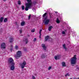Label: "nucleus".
<instances>
[{"label": "nucleus", "mask_w": 79, "mask_h": 79, "mask_svg": "<svg viewBox=\"0 0 79 79\" xmlns=\"http://www.w3.org/2000/svg\"><path fill=\"white\" fill-rule=\"evenodd\" d=\"M25 42H26V44H27V42H28V40L27 39H26L25 40Z\"/></svg>", "instance_id": "obj_30"}, {"label": "nucleus", "mask_w": 79, "mask_h": 79, "mask_svg": "<svg viewBox=\"0 0 79 79\" xmlns=\"http://www.w3.org/2000/svg\"><path fill=\"white\" fill-rule=\"evenodd\" d=\"M8 63H11V64H12V63L15 62L12 58H9L8 59Z\"/></svg>", "instance_id": "obj_6"}, {"label": "nucleus", "mask_w": 79, "mask_h": 79, "mask_svg": "<svg viewBox=\"0 0 79 79\" xmlns=\"http://www.w3.org/2000/svg\"><path fill=\"white\" fill-rule=\"evenodd\" d=\"M45 57H46V56L44 55H42L41 56V58H42L43 59H44Z\"/></svg>", "instance_id": "obj_15"}, {"label": "nucleus", "mask_w": 79, "mask_h": 79, "mask_svg": "<svg viewBox=\"0 0 79 79\" xmlns=\"http://www.w3.org/2000/svg\"><path fill=\"white\" fill-rule=\"evenodd\" d=\"M32 79H35V77L34 76H32Z\"/></svg>", "instance_id": "obj_29"}, {"label": "nucleus", "mask_w": 79, "mask_h": 79, "mask_svg": "<svg viewBox=\"0 0 79 79\" xmlns=\"http://www.w3.org/2000/svg\"><path fill=\"white\" fill-rule=\"evenodd\" d=\"M36 38H35L33 40V41H34V42H35V41H36Z\"/></svg>", "instance_id": "obj_34"}, {"label": "nucleus", "mask_w": 79, "mask_h": 79, "mask_svg": "<svg viewBox=\"0 0 79 79\" xmlns=\"http://www.w3.org/2000/svg\"><path fill=\"white\" fill-rule=\"evenodd\" d=\"M63 47L65 49H66V48L65 44H63Z\"/></svg>", "instance_id": "obj_21"}, {"label": "nucleus", "mask_w": 79, "mask_h": 79, "mask_svg": "<svg viewBox=\"0 0 79 79\" xmlns=\"http://www.w3.org/2000/svg\"><path fill=\"white\" fill-rule=\"evenodd\" d=\"M52 40V38H50L48 36H47L45 37V41H47V40Z\"/></svg>", "instance_id": "obj_9"}, {"label": "nucleus", "mask_w": 79, "mask_h": 79, "mask_svg": "<svg viewBox=\"0 0 79 79\" xmlns=\"http://www.w3.org/2000/svg\"><path fill=\"white\" fill-rule=\"evenodd\" d=\"M52 28H53V27H52V26H51L49 27L48 30L49 31H51V29H52Z\"/></svg>", "instance_id": "obj_17"}, {"label": "nucleus", "mask_w": 79, "mask_h": 79, "mask_svg": "<svg viewBox=\"0 0 79 79\" xmlns=\"http://www.w3.org/2000/svg\"><path fill=\"white\" fill-rule=\"evenodd\" d=\"M56 13H57V12H56Z\"/></svg>", "instance_id": "obj_38"}, {"label": "nucleus", "mask_w": 79, "mask_h": 79, "mask_svg": "<svg viewBox=\"0 0 79 79\" xmlns=\"http://www.w3.org/2000/svg\"><path fill=\"white\" fill-rule=\"evenodd\" d=\"M9 42H13V37L10 38Z\"/></svg>", "instance_id": "obj_13"}, {"label": "nucleus", "mask_w": 79, "mask_h": 79, "mask_svg": "<svg viewBox=\"0 0 79 79\" xmlns=\"http://www.w3.org/2000/svg\"><path fill=\"white\" fill-rule=\"evenodd\" d=\"M22 32H23V30L21 29L20 30L19 32L20 34H21V33H22Z\"/></svg>", "instance_id": "obj_27"}, {"label": "nucleus", "mask_w": 79, "mask_h": 79, "mask_svg": "<svg viewBox=\"0 0 79 79\" xmlns=\"http://www.w3.org/2000/svg\"><path fill=\"white\" fill-rule=\"evenodd\" d=\"M19 47H18V45H16L15 46V48L16 49V50H18V49L19 48Z\"/></svg>", "instance_id": "obj_20"}, {"label": "nucleus", "mask_w": 79, "mask_h": 79, "mask_svg": "<svg viewBox=\"0 0 79 79\" xmlns=\"http://www.w3.org/2000/svg\"><path fill=\"white\" fill-rule=\"evenodd\" d=\"M62 34H65V31H63L62 32Z\"/></svg>", "instance_id": "obj_31"}, {"label": "nucleus", "mask_w": 79, "mask_h": 79, "mask_svg": "<svg viewBox=\"0 0 79 79\" xmlns=\"http://www.w3.org/2000/svg\"><path fill=\"white\" fill-rule=\"evenodd\" d=\"M18 5H21V1H18Z\"/></svg>", "instance_id": "obj_26"}, {"label": "nucleus", "mask_w": 79, "mask_h": 79, "mask_svg": "<svg viewBox=\"0 0 79 79\" xmlns=\"http://www.w3.org/2000/svg\"><path fill=\"white\" fill-rule=\"evenodd\" d=\"M3 17H1L0 19V23H2L3 21Z\"/></svg>", "instance_id": "obj_18"}, {"label": "nucleus", "mask_w": 79, "mask_h": 79, "mask_svg": "<svg viewBox=\"0 0 79 79\" xmlns=\"http://www.w3.org/2000/svg\"><path fill=\"white\" fill-rule=\"evenodd\" d=\"M41 47L43 48V49L44 50H46L47 49V47L45 46V44H42L41 45Z\"/></svg>", "instance_id": "obj_11"}, {"label": "nucleus", "mask_w": 79, "mask_h": 79, "mask_svg": "<svg viewBox=\"0 0 79 79\" xmlns=\"http://www.w3.org/2000/svg\"><path fill=\"white\" fill-rule=\"evenodd\" d=\"M22 10H24V6H22Z\"/></svg>", "instance_id": "obj_28"}, {"label": "nucleus", "mask_w": 79, "mask_h": 79, "mask_svg": "<svg viewBox=\"0 0 79 79\" xmlns=\"http://www.w3.org/2000/svg\"><path fill=\"white\" fill-rule=\"evenodd\" d=\"M7 20L8 19H6V18H5L4 20V23H6V22L7 21Z\"/></svg>", "instance_id": "obj_19"}, {"label": "nucleus", "mask_w": 79, "mask_h": 79, "mask_svg": "<svg viewBox=\"0 0 79 79\" xmlns=\"http://www.w3.org/2000/svg\"><path fill=\"white\" fill-rule=\"evenodd\" d=\"M6 0H4V2H5V1H6Z\"/></svg>", "instance_id": "obj_36"}, {"label": "nucleus", "mask_w": 79, "mask_h": 79, "mask_svg": "<svg viewBox=\"0 0 79 79\" xmlns=\"http://www.w3.org/2000/svg\"><path fill=\"white\" fill-rule=\"evenodd\" d=\"M62 66L65 67V66H66V64H65V62H63L62 63Z\"/></svg>", "instance_id": "obj_14"}, {"label": "nucleus", "mask_w": 79, "mask_h": 79, "mask_svg": "<svg viewBox=\"0 0 79 79\" xmlns=\"http://www.w3.org/2000/svg\"><path fill=\"white\" fill-rule=\"evenodd\" d=\"M26 64V61H23L22 63L20 64V68H21L22 69H24Z\"/></svg>", "instance_id": "obj_5"}, {"label": "nucleus", "mask_w": 79, "mask_h": 79, "mask_svg": "<svg viewBox=\"0 0 79 79\" xmlns=\"http://www.w3.org/2000/svg\"><path fill=\"white\" fill-rule=\"evenodd\" d=\"M60 58H61V56H60V55H57L54 56V58L56 60L60 59Z\"/></svg>", "instance_id": "obj_10"}, {"label": "nucleus", "mask_w": 79, "mask_h": 79, "mask_svg": "<svg viewBox=\"0 0 79 79\" xmlns=\"http://www.w3.org/2000/svg\"><path fill=\"white\" fill-rule=\"evenodd\" d=\"M47 15V13H45L44 14L43 17L44 18H45V24H48V23H49V21H50V20L48 19H47V17L46 16V15Z\"/></svg>", "instance_id": "obj_3"}, {"label": "nucleus", "mask_w": 79, "mask_h": 79, "mask_svg": "<svg viewBox=\"0 0 79 79\" xmlns=\"http://www.w3.org/2000/svg\"><path fill=\"white\" fill-rule=\"evenodd\" d=\"M10 51H11V52H13V51H14V48H13V46H12V45H10Z\"/></svg>", "instance_id": "obj_12"}, {"label": "nucleus", "mask_w": 79, "mask_h": 79, "mask_svg": "<svg viewBox=\"0 0 79 79\" xmlns=\"http://www.w3.org/2000/svg\"><path fill=\"white\" fill-rule=\"evenodd\" d=\"M42 32V30H40V35H41V32Z\"/></svg>", "instance_id": "obj_32"}, {"label": "nucleus", "mask_w": 79, "mask_h": 79, "mask_svg": "<svg viewBox=\"0 0 79 79\" xmlns=\"http://www.w3.org/2000/svg\"><path fill=\"white\" fill-rule=\"evenodd\" d=\"M52 66H49V67L48 68V70H50L51 69H52Z\"/></svg>", "instance_id": "obj_25"}, {"label": "nucleus", "mask_w": 79, "mask_h": 79, "mask_svg": "<svg viewBox=\"0 0 79 79\" xmlns=\"http://www.w3.org/2000/svg\"><path fill=\"white\" fill-rule=\"evenodd\" d=\"M1 47L2 48L5 49V48H6V45L5 44V43H2Z\"/></svg>", "instance_id": "obj_8"}, {"label": "nucleus", "mask_w": 79, "mask_h": 79, "mask_svg": "<svg viewBox=\"0 0 79 79\" xmlns=\"http://www.w3.org/2000/svg\"><path fill=\"white\" fill-rule=\"evenodd\" d=\"M47 79H49V78H47Z\"/></svg>", "instance_id": "obj_37"}, {"label": "nucleus", "mask_w": 79, "mask_h": 79, "mask_svg": "<svg viewBox=\"0 0 79 79\" xmlns=\"http://www.w3.org/2000/svg\"><path fill=\"white\" fill-rule=\"evenodd\" d=\"M31 32H34L35 31V29H32V30H31Z\"/></svg>", "instance_id": "obj_24"}, {"label": "nucleus", "mask_w": 79, "mask_h": 79, "mask_svg": "<svg viewBox=\"0 0 79 79\" xmlns=\"http://www.w3.org/2000/svg\"><path fill=\"white\" fill-rule=\"evenodd\" d=\"M41 35H40V38H41V37L40 36Z\"/></svg>", "instance_id": "obj_35"}, {"label": "nucleus", "mask_w": 79, "mask_h": 79, "mask_svg": "<svg viewBox=\"0 0 79 79\" xmlns=\"http://www.w3.org/2000/svg\"><path fill=\"white\" fill-rule=\"evenodd\" d=\"M76 55H75L71 58L70 60L71 63L72 64H75L76 63Z\"/></svg>", "instance_id": "obj_2"}, {"label": "nucleus", "mask_w": 79, "mask_h": 79, "mask_svg": "<svg viewBox=\"0 0 79 79\" xmlns=\"http://www.w3.org/2000/svg\"><path fill=\"white\" fill-rule=\"evenodd\" d=\"M70 79H71V78H70Z\"/></svg>", "instance_id": "obj_39"}, {"label": "nucleus", "mask_w": 79, "mask_h": 79, "mask_svg": "<svg viewBox=\"0 0 79 79\" xmlns=\"http://www.w3.org/2000/svg\"><path fill=\"white\" fill-rule=\"evenodd\" d=\"M27 3L26 4V11H28L29 8H31V6L33 5V3L31 2V0H27Z\"/></svg>", "instance_id": "obj_1"}, {"label": "nucleus", "mask_w": 79, "mask_h": 79, "mask_svg": "<svg viewBox=\"0 0 79 79\" xmlns=\"http://www.w3.org/2000/svg\"><path fill=\"white\" fill-rule=\"evenodd\" d=\"M21 54H22L21 51H18L17 52L16 55H15V58H16V59H18V58L21 56Z\"/></svg>", "instance_id": "obj_4"}, {"label": "nucleus", "mask_w": 79, "mask_h": 79, "mask_svg": "<svg viewBox=\"0 0 79 79\" xmlns=\"http://www.w3.org/2000/svg\"><path fill=\"white\" fill-rule=\"evenodd\" d=\"M15 63H12L11 64V66L10 67V69L11 70H12V71H13L14 69H15Z\"/></svg>", "instance_id": "obj_7"}, {"label": "nucleus", "mask_w": 79, "mask_h": 79, "mask_svg": "<svg viewBox=\"0 0 79 79\" xmlns=\"http://www.w3.org/2000/svg\"><path fill=\"white\" fill-rule=\"evenodd\" d=\"M65 77H67V76H70V74L68 73H67L66 74H65Z\"/></svg>", "instance_id": "obj_22"}, {"label": "nucleus", "mask_w": 79, "mask_h": 79, "mask_svg": "<svg viewBox=\"0 0 79 79\" xmlns=\"http://www.w3.org/2000/svg\"><path fill=\"white\" fill-rule=\"evenodd\" d=\"M31 14L29 16H28V19H30V18H31Z\"/></svg>", "instance_id": "obj_33"}, {"label": "nucleus", "mask_w": 79, "mask_h": 79, "mask_svg": "<svg viewBox=\"0 0 79 79\" xmlns=\"http://www.w3.org/2000/svg\"><path fill=\"white\" fill-rule=\"evenodd\" d=\"M56 22V23H60V21H59L58 19H57Z\"/></svg>", "instance_id": "obj_23"}, {"label": "nucleus", "mask_w": 79, "mask_h": 79, "mask_svg": "<svg viewBox=\"0 0 79 79\" xmlns=\"http://www.w3.org/2000/svg\"><path fill=\"white\" fill-rule=\"evenodd\" d=\"M25 25V22H22L21 23V26H24Z\"/></svg>", "instance_id": "obj_16"}]
</instances>
